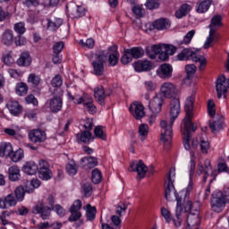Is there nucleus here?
I'll use <instances>...</instances> for the list:
<instances>
[{
	"mask_svg": "<svg viewBox=\"0 0 229 229\" xmlns=\"http://www.w3.org/2000/svg\"><path fill=\"white\" fill-rule=\"evenodd\" d=\"M163 105L164 96H162V94H156L153 99L148 102V108L154 114H160Z\"/></svg>",
	"mask_w": 229,
	"mask_h": 229,
	"instance_id": "12",
	"label": "nucleus"
},
{
	"mask_svg": "<svg viewBox=\"0 0 229 229\" xmlns=\"http://www.w3.org/2000/svg\"><path fill=\"white\" fill-rule=\"evenodd\" d=\"M83 207L81 200L77 199L73 202L72 207L70 208V212H80V209Z\"/></svg>",
	"mask_w": 229,
	"mask_h": 229,
	"instance_id": "60",
	"label": "nucleus"
},
{
	"mask_svg": "<svg viewBox=\"0 0 229 229\" xmlns=\"http://www.w3.org/2000/svg\"><path fill=\"white\" fill-rule=\"evenodd\" d=\"M66 172L68 173V174H71L72 176H74V174L78 173V165H76L74 160H71L66 165Z\"/></svg>",
	"mask_w": 229,
	"mask_h": 229,
	"instance_id": "40",
	"label": "nucleus"
},
{
	"mask_svg": "<svg viewBox=\"0 0 229 229\" xmlns=\"http://www.w3.org/2000/svg\"><path fill=\"white\" fill-rule=\"evenodd\" d=\"M177 59L181 62L192 60V62H199V70L203 71V67L207 65V59L202 55H198V52L191 50V48H184L181 53L177 55Z\"/></svg>",
	"mask_w": 229,
	"mask_h": 229,
	"instance_id": "5",
	"label": "nucleus"
},
{
	"mask_svg": "<svg viewBox=\"0 0 229 229\" xmlns=\"http://www.w3.org/2000/svg\"><path fill=\"white\" fill-rule=\"evenodd\" d=\"M103 178V175L101 174V171H99V169L95 168L92 171V174H91V182H93L95 184H98L101 182Z\"/></svg>",
	"mask_w": 229,
	"mask_h": 229,
	"instance_id": "44",
	"label": "nucleus"
},
{
	"mask_svg": "<svg viewBox=\"0 0 229 229\" xmlns=\"http://www.w3.org/2000/svg\"><path fill=\"white\" fill-rule=\"evenodd\" d=\"M162 52V44L153 45L146 47V53L150 60H157L158 53Z\"/></svg>",
	"mask_w": 229,
	"mask_h": 229,
	"instance_id": "21",
	"label": "nucleus"
},
{
	"mask_svg": "<svg viewBox=\"0 0 229 229\" xmlns=\"http://www.w3.org/2000/svg\"><path fill=\"white\" fill-rule=\"evenodd\" d=\"M199 210L198 207L195 209V212H190L187 217V225L190 229H199Z\"/></svg>",
	"mask_w": 229,
	"mask_h": 229,
	"instance_id": "14",
	"label": "nucleus"
},
{
	"mask_svg": "<svg viewBox=\"0 0 229 229\" xmlns=\"http://www.w3.org/2000/svg\"><path fill=\"white\" fill-rule=\"evenodd\" d=\"M152 28L154 30H158L159 31L162 30H168V28H171V21L167 19H159L152 23Z\"/></svg>",
	"mask_w": 229,
	"mask_h": 229,
	"instance_id": "24",
	"label": "nucleus"
},
{
	"mask_svg": "<svg viewBox=\"0 0 229 229\" xmlns=\"http://www.w3.org/2000/svg\"><path fill=\"white\" fill-rule=\"evenodd\" d=\"M9 158H11L12 162L14 163L21 162V160L24 158V150H22L21 148H19L16 151L13 150V152L9 156Z\"/></svg>",
	"mask_w": 229,
	"mask_h": 229,
	"instance_id": "34",
	"label": "nucleus"
},
{
	"mask_svg": "<svg viewBox=\"0 0 229 229\" xmlns=\"http://www.w3.org/2000/svg\"><path fill=\"white\" fill-rule=\"evenodd\" d=\"M110 96V93L105 92V88L103 86H98L94 89V98L101 106H105V99Z\"/></svg>",
	"mask_w": 229,
	"mask_h": 229,
	"instance_id": "17",
	"label": "nucleus"
},
{
	"mask_svg": "<svg viewBox=\"0 0 229 229\" xmlns=\"http://www.w3.org/2000/svg\"><path fill=\"white\" fill-rule=\"evenodd\" d=\"M191 5L188 4H184L181 6V8L178 11H176L175 17L177 19H182V17H185V15H187V13L191 12Z\"/></svg>",
	"mask_w": 229,
	"mask_h": 229,
	"instance_id": "36",
	"label": "nucleus"
},
{
	"mask_svg": "<svg viewBox=\"0 0 229 229\" xmlns=\"http://www.w3.org/2000/svg\"><path fill=\"white\" fill-rule=\"evenodd\" d=\"M81 164H83L88 169H93L98 165V159L94 157H86L81 159Z\"/></svg>",
	"mask_w": 229,
	"mask_h": 229,
	"instance_id": "30",
	"label": "nucleus"
},
{
	"mask_svg": "<svg viewBox=\"0 0 229 229\" xmlns=\"http://www.w3.org/2000/svg\"><path fill=\"white\" fill-rule=\"evenodd\" d=\"M16 94H18V96H26V94H28V85L24 82L18 84L16 88Z\"/></svg>",
	"mask_w": 229,
	"mask_h": 229,
	"instance_id": "47",
	"label": "nucleus"
},
{
	"mask_svg": "<svg viewBox=\"0 0 229 229\" xmlns=\"http://www.w3.org/2000/svg\"><path fill=\"white\" fill-rule=\"evenodd\" d=\"M8 174L11 182H19V180H21V170L17 165L9 167Z\"/></svg>",
	"mask_w": 229,
	"mask_h": 229,
	"instance_id": "25",
	"label": "nucleus"
},
{
	"mask_svg": "<svg viewBox=\"0 0 229 229\" xmlns=\"http://www.w3.org/2000/svg\"><path fill=\"white\" fill-rule=\"evenodd\" d=\"M108 60V52L102 50L95 54V61L92 62L94 74L101 76L105 71V62Z\"/></svg>",
	"mask_w": 229,
	"mask_h": 229,
	"instance_id": "6",
	"label": "nucleus"
},
{
	"mask_svg": "<svg viewBox=\"0 0 229 229\" xmlns=\"http://www.w3.org/2000/svg\"><path fill=\"white\" fill-rule=\"evenodd\" d=\"M7 108L13 115H21L22 114V106L17 101H11L7 104Z\"/></svg>",
	"mask_w": 229,
	"mask_h": 229,
	"instance_id": "26",
	"label": "nucleus"
},
{
	"mask_svg": "<svg viewBox=\"0 0 229 229\" xmlns=\"http://www.w3.org/2000/svg\"><path fill=\"white\" fill-rule=\"evenodd\" d=\"M196 35V30H190L183 38V40L181 41V44H185L186 46L188 44H191V41L192 40V38Z\"/></svg>",
	"mask_w": 229,
	"mask_h": 229,
	"instance_id": "52",
	"label": "nucleus"
},
{
	"mask_svg": "<svg viewBox=\"0 0 229 229\" xmlns=\"http://www.w3.org/2000/svg\"><path fill=\"white\" fill-rule=\"evenodd\" d=\"M229 89V79H226L225 75H220L216 80V90L218 99H221L224 96V99H226Z\"/></svg>",
	"mask_w": 229,
	"mask_h": 229,
	"instance_id": "9",
	"label": "nucleus"
},
{
	"mask_svg": "<svg viewBox=\"0 0 229 229\" xmlns=\"http://www.w3.org/2000/svg\"><path fill=\"white\" fill-rule=\"evenodd\" d=\"M26 192H28L29 194L33 193V188H30L28 184L25 187L18 186L14 191L17 201H23L24 196H26Z\"/></svg>",
	"mask_w": 229,
	"mask_h": 229,
	"instance_id": "20",
	"label": "nucleus"
},
{
	"mask_svg": "<svg viewBox=\"0 0 229 229\" xmlns=\"http://www.w3.org/2000/svg\"><path fill=\"white\" fill-rule=\"evenodd\" d=\"M198 68L194 64H187L185 66V71H186V80H192L194 78V74H196V70Z\"/></svg>",
	"mask_w": 229,
	"mask_h": 229,
	"instance_id": "41",
	"label": "nucleus"
},
{
	"mask_svg": "<svg viewBox=\"0 0 229 229\" xmlns=\"http://www.w3.org/2000/svg\"><path fill=\"white\" fill-rule=\"evenodd\" d=\"M210 4H212V2L210 0H203L201 2H199L197 4L198 13H205V12H208V8H210Z\"/></svg>",
	"mask_w": 229,
	"mask_h": 229,
	"instance_id": "33",
	"label": "nucleus"
},
{
	"mask_svg": "<svg viewBox=\"0 0 229 229\" xmlns=\"http://www.w3.org/2000/svg\"><path fill=\"white\" fill-rule=\"evenodd\" d=\"M64 24V20L61 18H54L52 20L48 19L47 20V30L50 31H56L60 26Z\"/></svg>",
	"mask_w": 229,
	"mask_h": 229,
	"instance_id": "27",
	"label": "nucleus"
},
{
	"mask_svg": "<svg viewBox=\"0 0 229 229\" xmlns=\"http://www.w3.org/2000/svg\"><path fill=\"white\" fill-rule=\"evenodd\" d=\"M149 127L148 124H140L139 127V135L140 137V140L144 141L146 140V137L148 136Z\"/></svg>",
	"mask_w": 229,
	"mask_h": 229,
	"instance_id": "46",
	"label": "nucleus"
},
{
	"mask_svg": "<svg viewBox=\"0 0 229 229\" xmlns=\"http://www.w3.org/2000/svg\"><path fill=\"white\" fill-rule=\"evenodd\" d=\"M161 92L165 98H174L178 96V89L171 82H165L161 86Z\"/></svg>",
	"mask_w": 229,
	"mask_h": 229,
	"instance_id": "15",
	"label": "nucleus"
},
{
	"mask_svg": "<svg viewBox=\"0 0 229 229\" xmlns=\"http://www.w3.org/2000/svg\"><path fill=\"white\" fill-rule=\"evenodd\" d=\"M2 43H4V46H12L13 44V31L12 30H5L2 34Z\"/></svg>",
	"mask_w": 229,
	"mask_h": 229,
	"instance_id": "32",
	"label": "nucleus"
},
{
	"mask_svg": "<svg viewBox=\"0 0 229 229\" xmlns=\"http://www.w3.org/2000/svg\"><path fill=\"white\" fill-rule=\"evenodd\" d=\"M63 83H64V79L60 74L55 75L51 81L52 87H55L57 89L62 87Z\"/></svg>",
	"mask_w": 229,
	"mask_h": 229,
	"instance_id": "51",
	"label": "nucleus"
},
{
	"mask_svg": "<svg viewBox=\"0 0 229 229\" xmlns=\"http://www.w3.org/2000/svg\"><path fill=\"white\" fill-rule=\"evenodd\" d=\"M153 64L151 62L145 60V61H138L134 64V69L136 72H143L146 71H151V67Z\"/></svg>",
	"mask_w": 229,
	"mask_h": 229,
	"instance_id": "22",
	"label": "nucleus"
},
{
	"mask_svg": "<svg viewBox=\"0 0 229 229\" xmlns=\"http://www.w3.org/2000/svg\"><path fill=\"white\" fill-rule=\"evenodd\" d=\"M129 110L132 117L137 121H140V119L146 115V113L144 112V106L138 103L131 104Z\"/></svg>",
	"mask_w": 229,
	"mask_h": 229,
	"instance_id": "16",
	"label": "nucleus"
},
{
	"mask_svg": "<svg viewBox=\"0 0 229 229\" xmlns=\"http://www.w3.org/2000/svg\"><path fill=\"white\" fill-rule=\"evenodd\" d=\"M157 74L159 78L167 80L173 76V66L169 64H164L157 70Z\"/></svg>",
	"mask_w": 229,
	"mask_h": 229,
	"instance_id": "18",
	"label": "nucleus"
},
{
	"mask_svg": "<svg viewBox=\"0 0 229 229\" xmlns=\"http://www.w3.org/2000/svg\"><path fill=\"white\" fill-rule=\"evenodd\" d=\"M94 135L97 139H101V140H106V132L103 130V126L98 125L94 129Z\"/></svg>",
	"mask_w": 229,
	"mask_h": 229,
	"instance_id": "39",
	"label": "nucleus"
},
{
	"mask_svg": "<svg viewBox=\"0 0 229 229\" xmlns=\"http://www.w3.org/2000/svg\"><path fill=\"white\" fill-rule=\"evenodd\" d=\"M224 124H225V122H223L222 120H216V121L209 122V128L212 133H217V131H221V130H223Z\"/></svg>",
	"mask_w": 229,
	"mask_h": 229,
	"instance_id": "35",
	"label": "nucleus"
},
{
	"mask_svg": "<svg viewBox=\"0 0 229 229\" xmlns=\"http://www.w3.org/2000/svg\"><path fill=\"white\" fill-rule=\"evenodd\" d=\"M49 169H51V168H50L49 163L47 160L40 159L38 161V171H47Z\"/></svg>",
	"mask_w": 229,
	"mask_h": 229,
	"instance_id": "57",
	"label": "nucleus"
},
{
	"mask_svg": "<svg viewBox=\"0 0 229 229\" xmlns=\"http://www.w3.org/2000/svg\"><path fill=\"white\" fill-rule=\"evenodd\" d=\"M145 6L148 10H157L158 6H160V4L157 0H148L147 3L145 4Z\"/></svg>",
	"mask_w": 229,
	"mask_h": 229,
	"instance_id": "59",
	"label": "nucleus"
},
{
	"mask_svg": "<svg viewBox=\"0 0 229 229\" xmlns=\"http://www.w3.org/2000/svg\"><path fill=\"white\" fill-rule=\"evenodd\" d=\"M96 207H92L90 204L87 205L86 216L88 221H94L96 219Z\"/></svg>",
	"mask_w": 229,
	"mask_h": 229,
	"instance_id": "42",
	"label": "nucleus"
},
{
	"mask_svg": "<svg viewBox=\"0 0 229 229\" xmlns=\"http://www.w3.org/2000/svg\"><path fill=\"white\" fill-rule=\"evenodd\" d=\"M38 174L40 180H44L45 182L53 178V172H51V169L38 171Z\"/></svg>",
	"mask_w": 229,
	"mask_h": 229,
	"instance_id": "45",
	"label": "nucleus"
},
{
	"mask_svg": "<svg viewBox=\"0 0 229 229\" xmlns=\"http://www.w3.org/2000/svg\"><path fill=\"white\" fill-rule=\"evenodd\" d=\"M127 53L131 54L132 58H142V56H144V50L140 47L127 49Z\"/></svg>",
	"mask_w": 229,
	"mask_h": 229,
	"instance_id": "38",
	"label": "nucleus"
},
{
	"mask_svg": "<svg viewBox=\"0 0 229 229\" xmlns=\"http://www.w3.org/2000/svg\"><path fill=\"white\" fill-rule=\"evenodd\" d=\"M204 165H205V170H204V177H203V182L204 183L207 182V178H208L210 176V171H212V165H210V160L206 159L204 162Z\"/></svg>",
	"mask_w": 229,
	"mask_h": 229,
	"instance_id": "48",
	"label": "nucleus"
},
{
	"mask_svg": "<svg viewBox=\"0 0 229 229\" xmlns=\"http://www.w3.org/2000/svg\"><path fill=\"white\" fill-rule=\"evenodd\" d=\"M5 201L8 205V207H15V205H17V198L15 196H13V194H8L5 197Z\"/></svg>",
	"mask_w": 229,
	"mask_h": 229,
	"instance_id": "56",
	"label": "nucleus"
},
{
	"mask_svg": "<svg viewBox=\"0 0 229 229\" xmlns=\"http://www.w3.org/2000/svg\"><path fill=\"white\" fill-rule=\"evenodd\" d=\"M85 15V7L75 5L74 8L70 10V16L72 19H80Z\"/></svg>",
	"mask_w": 229,
	"mask_h": 229,
	"instance_id": "28",
	"label": "nucleus"
},
{
	"mask_svg": "<svg viewBox=\"0 0 229 229\" xmlns=\"http://www.w3.org/2000/svg\"><path fill=\"white\" fill-rule=\"evenodd\" d=\"M132 12L138 19H140V17H144V9H142L140 5H135L132 8Z\"/></svg>",
	"mask_w": 229,
	"mask_h": 229,
	"instance_id": "61",
	"label": "nucleus"
},
{
	"mask_svg": "<svg viewBox=\"0 0 229 229\" xmlns=\"http://www.w3.org/2000/svg\"><path fill=\"white\" fill-rule=\"evenodd\" d=\"M180 112H182V106L180 105V99L173 98L170 101L169 106V114H170V121L167 122L165 120H162L160 122L161 128V142H164L165 146H171V140H173V124H174V121L178 119V115H180Z\"/></svg>",
	"mask_w": 229,
	"mask_h": 229,
	"instance_id": "2",
	"label": "nucleus"
},
{
	"mask_svg": "<svg viewBox=\"0 0 229 229\" xmlns=\"http://www.w3.org/2000/svg\"><path fill=\"white\" fill-rule=\"evenodd\" d=\"M163 49L166 52V54L169 55H173L176 53V48L174 46L171 45H162Z\"/></svg>",
	"mask_w": 229,
	"mask_h": 229,
	"instance_id": "63",
	"label": "nucleus"
},
{
	"mask_svg": "<svg viewBox=\"0 0 229 229\" xmlns=\"http://www.w3.org/2000/svg\"><path fill=\"white\" fill-rule=\"evenodd\" d=\"M65 47V44H64L63 41L56 42L53 46V53L54 55H60L62 51L64 50V47Z\"/></svg>",
	"mask_w": 229,
	"mask_h": 229,
	"instance_id": "54",
	"label": "nucleus"
},
{
	"mask_svg": "<svg viewBox=\"0 0 229 229\" xmlns=\"http://www.w3.org/2000/svg\"><path fill=\"white\" fill-rule=\"evenodd\" d=\"M22 171L26 174H37V171H38V165H37V164H35L33 161H29L23 165Z\"/></svg>",
	"mask_w": 229,
	"mask_h": 229,
	"instance_id": "23",
	"label": "nucleus"
},
{
	"mask_svg": "<svg viewBox=\"0 0 229 229\" xmlns=\"http://www.w3.org/2000/svg\"><path fill=\"white\" fill-rule=\"evenodd\" d=\"M194 173H196V162L194 159H191L190 161V182L188 186L181 191V197L182 199V206L184 207L185 212H196V208L199 210V203L192 201L189 199V194L192 192V189H194V182H192V178L194 176Z\"/></svg>",
	"mask_w": 229,
	"mask_h": 229,
	"instance_id": "3",
	"label": "nucleus"
},
{
	"mask_svg": "<svg viewBox=\"0 0 229 229\" xmlns=\"http://www.w3.org/2000/svg\"><path fill=\"white\" fill-rule=\"evenodd\" d=\"M79 44L82 46V47H87L88 49H94V46H96V41L94 40V38H88L86 42L81 39Z\"/></svg>",
	"mask_w": 229,
	"mask_h": 229,
	"instance_id": "49",
	"label": "nucleus"
},
{
	"mask_svg": "<svg viewBox=\"0 0 229 229\" xmlns=\"http://www.w3.org/2000/svg\"><path fill=\"white\" fill-rule=\"evenodd\" d=\"M216 104H214V101L209 100L208 102V115H210L211 117H214L216 115Z\"/></svg>",
	"mask_w": 229,
	"mask_h": 229,
	"instance_id": "62",
	"label": "nucleus"
},
{
	"mask_svg": "<svg viewBox=\"0 0 229 229\" xmlns=\"http://www.w3.org/2000/svg\"><path fill=\"white\" fill-rule=\"evenodd\" d=\"M130 169L134 173H138L140 180L146 178V173H148V166L142 160L132 161L130 165Z\"/></svg>",
	"mask_w": 229,
	"mask_h": 229,
	"instance_id": "11",
	"label": "nucleus"
},
{
	"mask_svg": "<svg viewBox=\"0 0 229 229\" xmlns=\"http://www.w3.org/2000/svg\"><path fill=\"white\" fill-rule=\"evenodd\" d=\"M47 205L44 201H39L31 209L32 214H38L41 219H49L51 217V211L53 210V206L55 205V197L53 195H48L47 200Z\"/></svg>",
	"mask_w": 229,
	"mask_h": 229,
	"instance_id": "4",
	"label": "nucleus"
},
{
	"mask_svg": "<svg viewBox=\"0 0 229 229\" xmlns=\"http://www.w3.org/2000/svg\"><path fill=\"white\" fill-rule=\"evenodd\" d=\"M226 199L222 191H215L211 199V208L214 212H223L225 207H226Z\"/></svg>",
	"mask_w": 229,
	"mask_h": 229,
	"instance_id": "8",
	"label": "nucleus"
},
{
	"mask_svg": "<svg viewBox=\"0 0 229 229\" xmlns=\"http://www.w3.org/2000/svg\"><path fill=\"white\" fill-rule=\"evenodd\" d=\"M176 202H177V206L175 209V216H176V218L178 219V217L182 216V212L183 211V199H182V197L176 198Z\"/></svg>",
	"mask_w": 229,
	"mask_h": 229,
	"instance_id": "50",
	"label": "nucleus"
},
{
	"mask_svg": "<svg viewBox=\"0 0 229 229\" xmlns=\"http://www.w3.org/2000/svg\"><path fill=\"white\" fill-rule=\"evenodd\" d=\"M84 107L91 114H96V106H94L92 98H89V102L84 100Z\"/></svg>",
	"mask_w": 229,
	"mask_h": 229,
	"instance_id": "53",
	"label": "nucleus"
},
{
	"mask_svg": "<svg viewBox=\"0 0 229 229\" xmlns=\"http://www.w3.org/2000/svg\"><path fill=\"white\" fill-rule=\"evenodd\" d=\"M13 151L12 143H0V155L1 157H10Z\"/></svg>",
	"mask_w": 229,
	"mask_h": 229,
	"instance_id": "31",
	"label": "nucleus"
},
{
	"mask_svg": "<svg viewBox=\"0 0 229 229\" xmlns=\"http://www.w3.org/2000/svg\"><path fill=\"white\" fill-rule=\"evenodd\" d=\"M14 31H16V33L19 35H23V33H26V27H24V22H18L14 24Z\"/></svg>",
	"mask_w": 229,
	"mask_h": 229,
	"instance_id": "58",
	"label": "nucleus"
},
{
	"mask_svg": "<svg viewBox=\"0 0 229 229\" xmlns=\"http://www.w3.org/2000/svg\"><path fill=\"white\" fill-rule=\"evenodd\" d=\"M107 52L109 65L114 67L119 62V52L117 51V46H113L106 50Z\"/></svg>",
	"mask_w": 229,
	"mask_h": 229,
	"instance_id": "19",
	"label": "nucleus"
},
{
	"mask_svg": "<svg viewBox=\"0 0 229 229\" xmlns=\"http://www.w3.org/2000/svg\"><path fill=\"white\" fill-rule=\"evenodd\" d=\"M77 139H80L81 142L84 144H89L92 140V133L90 131H83L81 134L77 135Z\"/></svg>",
	"mask_w": 229,
	"mask_h": 229,
	"instance_id": "37",
	"label": "nucleus"
},
{
	"mask_svg": "<svg viewBox=\"0 0 229 229\" xmlns=\"http://www.w3.org/2000/svg\"><path fill=\"white\" fill-rule=\"evenodd\" d=\"M174 168H171L168 175V183L166 184L165 189V196L168 201H171L173 198H175V199L176 198H178V193H176V189H174V184H173L172 179V176H174Z\"/></svg>",
	"mask_w": 229,
	"mask_h": 229,
	"instance_id": "10",
	"label": "nucleus"
},
{
	"mask_svg": "<svg viewBox=\"0 0 229 229\" xmlns=\"http://www.w3.org/2000/svg\"><path fill=\"white\" fill-rule=\"evenodd\" d=\"M194 95L187 98L185 101V112L186 116L182 121V133L183 140V146L187 151H191V148L193 149H198V139H193L191 145V139H192V133L198 130V126L192 123V110H194Z\"/></svg>",
	"mask_w": 229,
	"mask_h": 229,
	"instance_id": "1",
	"label": "nucleus"
},
{
	"mask_svg": "<svg viewBox=\"0 0 229 229\" xmlns=\"http://www.w3.org/2000/svg\"><path fill=\"white\" fill-rule=\"evenodd\" d=\"M161 215L165 219L166 223H171L172 218H171V212L167 210L165 208H161Z\"/></svg>",
	"mask_w": 229,
	"mask_h": 229,
	"instance_id": "64",
	"label": "nucleus"
},
{
	"mask_svg": "<svg viewBox=\"0 0 229 229\" xmlns=\"http://www.w3.org/2000/svg\"><path fill=\"white\" fill-rule=\"evenodd\" d=\"M29 139L34 144H40L47 139L46 131L40 129H33L29 131Z\"/></svg>",
	"mask_w": 229,
	"mask_h": 229,
	"instance_id": "13",
	"label": "nucleus"
},
{
	"mask_svg": "<svg viewBox=\"0 0 229 229\" xmlns=\"http://www.w3.org/2000/svg\"><path fill=\"white\" fill-rule=\"evenodd\" d=\"M42 79H40V76L35 73H30L28 77V83H31L32 85H34V87H38Z\"/></svg>",
	"mask_w": 229,
	"mask_h": 229,
	"instance_id": "43",
	"label": "nucleus"
},
{
	"mask_svg": "<svg viewBox=\"0 0 229 229\" xmlns=\"http://www.w3.org/2000/svg\"><path fill=\"white\" fill-rule=\"evenodd\" d=\"M131 60H133V57L131 55L130 53H128V49L124 50V54L121 58V62L123 65H128V64H130V62H131Z\"/></svg>",
	"mask_w": 229,
	"mask_h": 229,
	"instance_id": "55",
	"label": "nucleus"
},
{
	"mask_svg": "<svg viewBox=\"0 0 229 229\" xmlns=\"http://www.w3.org/2000/svg\"><path fill=\"white\" fill-rule=\"evenodd\" d=\"M18 65L20 67H28L31 64V57H30V53L24 52L21 55L20 58L17 60Z\"/></svg>",
	"mask_w": 229,
	"mask_h": 229,
	"instance_id": "29",
	"label": "nucleus"
},
{
	"mask_svg": "<svg viewBox=\"0 0 229 229\" xmlns=\"http://www.w3.org/2000/svg\"><path fill=\"white\" fill-rule=\"evenodd\" d=\"M56 92L57 93H55L52 98L47 101L52 114H58V112H62V108L64 107V99L62 98V96H64V91L57 89Z\"/></svg>",
	"mask_w": 229,
	"mask_h": 229,
	"instance_id": "7",
	"label": "nucleus"
}]
</instances>
